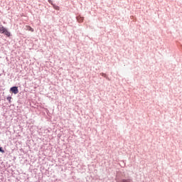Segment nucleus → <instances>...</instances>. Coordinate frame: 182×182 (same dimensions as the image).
<instances>
[{"label":"nucleus","mask_w":182,"mask_h":182,"mask_svg":"<svg viewBox=\"0 0 182 182\" xmlns=\"http://www.w3.org/2000/svg\"><path fill=\"white\" fill-rule=\"evenodd\" d=\"M10 92L14 93V95H18V93H19V90H18V87H12L10 89Z\"/></svg>","instance_id":"1"},{"label":"nucleus","mask_w":182,"mask_h":182,"mask_svg":"<svg viewBox=\"0 0 182 182\" xmlns=\"http://www.w3.org/2000/svg\"><path fill=\"white\" fill-rule=\"evenodd\" d=\"M26 31H30V32H33L34 30L32 27H31L30 26H26Z\"/></svg>","instance_id":"2"},{"label":"nucleus","mask_w":182,"mask_h":182,"mask_svg":"<svg viewBox=\"0 0 182 182\" xmlns=\"http://www.w3.org/2000/svg\"><path fill=\"white\" fill-rule=\"evenodd\" d=\"M4 35H6V36H11V33L9 31H8V30L6 28V30H4V32L3 33Z\"/></svg>","instance_id":"3"},{"label":"nucleus","mask_w":182,"mask_h":182,"mask_svg":"<svg viewBox=\"0 0 182 182\" xmlns=\"http://www.w3.org/2000/svg\"><path fill=\"white\" fill-rule=\"evenodd\" d=\"M6 28H5V27L1 26L0 27V33H4L5 32Z\"/></svg>","instance_id":"4"},{"label":"nucleus","mask_w":182,"mask_h":182,"mask_svg":"<svg viewBox=\"0 0 182 182\" xmlns=\"http://www.w3.org/2000/svg\"><path fill=\"white\" fill-rule=\"evenodd\" d=\"M77 21H78V22H83V17H77Z\"/></svg>","instance_id":"5"},{"label":"nucleus","mask_w":182,"mask_h":182,"mask_svg":"<svg viewBox=\"0 0 182 182\" xmlns=\"http://www.w3.org/2000/svg\"><path fill=\"white\" fill-rule=\"evenodd\" d=\"M121 182H132V179H123Z\"/></svg>","instance_id":"6"},{"label":"nucleus","mask_w":182,"mask_h":182,"mask_svg":"<svg viewBox=\"0 0 182 182\" xmlns=\"http://www.w3.org/2000/svg\"><path fill=\"white\" fill-rule=\"evenodd\" d=\"M12 100L11 97H8L7 100H9V103H11V100Z\"/></svg>","instance_id":"7"},{"label":"nucleus","mask_w":182,"mask_h":182,"mask_svg":"<svg viewBox=\"0 0 182 182\" xmlns=\"http://www.w3.org/2000/svg\"><path fill=\"white\" fill-rule=\"evenodd\" d=\"M53 8L56 10H59V6L53 5Z\"/></svg>","instance_id":"8"},{"label":"nucleus","mask_w":182,"mask_h":182,"mask_svg":"<svg viewBox=\"0 0 182 182\" xmlns=\"http://www.w3.org/2000/svg\"><path fill=\"white\" fill-rule=\"evenodd\" d=\"M0 152L1 153H5V151L2 149V147H0Z\"/></svg>","instance_id":"9"},{"label":"nucleus","mask_w":182,"mask_h":182,"mask_svg":"<svg viewBox=\"0 0 182 182\" xmlns=\"http://www.w3.org/2000/svg\"><path fill=\"white\" fill-rule=\"evenodd\" d=\"M49 4H52V1L48 0Z\"/></svg>","instance_id":"10"}]
</instances>
